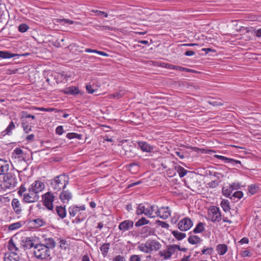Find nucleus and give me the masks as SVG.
<instances>
[{
  "instance_id": "20e7f679",
  "label": "nucleus",
  "mask_w": 261,
  "mask_h": 261,
  "mask_svg": "<svg viewBox=\"0 0 261 261\" xmlns=\"http://www.w3.org/2000/svg\"><path fill=\"white\" fill-rule=\"evenodd\" d=\"M33 252L35 257L41 260L49 258L50 255V250L41 243L35 245Z\"/></svg>"
},
{
  "instance_id": "7c9ffc66",
  "label": "nucleus",
  "mask_w": 261,
  "mask_h": 261,
  "mask_svg": "<svg viewBox=\"0 0 261 261\" xmlns=\"http://www.w3.org/2000/svg\"><path fill=\"white\" fill-rule=\"evenodd\" d=\"M17 56L16 54L9 51H0V57L3 59H10Z\"/></svg>"
},
{
  "instance_id": "0eeeda50",
  "label": "nucleus",
  "mask_w": 261,
  "mask_h": 261,
  "mask_svg": "<svg viewBox=\"0 0 261 261\" xmlns=\"http://www.w3.org/2000/svg\"><path fill=\"white\" fill-rule=\"evenodd\" d=\"M54 198V194L50 192L46 193L42 196L43 204L49 210H51L53 208Z\"/></svg>"
},
{
  "instance_id": "c756f323",
  "label": "nucleus",
  "mask_w": 261,
  "mask_h": 261,
  "mask_svg": "<svg viewBox=\"0 0 261 261\" xmlns=\"http://www.w3.org/2000/svg\"><path fill=\"white\" fill-rule=\"evenodd\" d=\"M14 128H15L14 123L12 121L10 122L9 125L6 128V129L2 132L3 136H5L6 135H10L12 134V133H11L12 130Z\"/></svg>"
},
{
  "instance_id": "9d476101",
  "label": "nucleus",
  "mask_w": 261,
  "mask_h": 261,
  "mask_svg": "<svg viewBox=\"0 0 261 261\" xmlns=\"http://www.w3.org/2000/svg\"><path fill=\"white\" fill-rule=\"evenodd\" d=\"M122 150H120L121 153L127 156L128 157H132L134 155V152L132 151V149L134 148L129 145L126 141H125L122 143Z\"/></svg>"
},
{
  "instance_id": "2eb2a0df",
  "label": "nucleus",
  "mask_w": 261,
  "mask_h": 261,
  "mask_svg": "<svg viewBox=\"0 0 261 261\" xmlns=\"http://www.w3.org/2000/svg\"><path fill=\"white\" fill-rule=\"evenodd\" d=\"M214 158H216L218 159L217 161H220L222 162H224L225 163H229L231 162H233L234 163H241V162L237 160H234L233 159L228 158L227 157H225L224 156L221 155H218L215 154L213 155Z\"/></svg>"
},
{
  "instance_id": "052dcab7",
  "label": "nucleus",
  "mask_w": 261,
  "mask_h": 261,
  "mask_svg": "<svg viewBox=\"0 0 261 261\" xmlns=\"http://www.w3.org/2000/svg\"><path fill=\"white\" fill-rule=\"evenodd\" d=\"M175 154L178 156L180 159H182L184 158V153L181 151H177L175 152Z\"/></svg>"
},
{
  "instance_id": "774afa93",
  "label": "nucleus",
  "mask_w": 261,
  "mask_h": 261,
  "mask_svg": "<svg viewBox=\"0 0 261 261\" xmlns=\"http://www.w3.org/2000/svg\"><path fill=\"white\" fill-rule=\"evenodd\" d=\"M254 34L256 37H261V29H258L256 30H255Z\"/></svg>"
},
{
  "instance_id": "5701e85b",
  "label": "nucleus",
  "mask_w": 261,
  "mask_h": 261,
  "mask_svg": "<svg viewBox=\"0 0 261 261\" xmlns=\"http://www.w3.org/2000/svg\"><path fill=\"white\" fill-rule=\"evenodd\" d=\"M64 93L70 95H76L79 93V90L77 88L74 86H71L66 88L64 91Z\"/></svg>"
},
{
  "instance_id": "4be33fe9",
  "label": "nucleus",
  "mask_w": 261,
  "mask_h": 261,
  "mask_svg": "<svg viewBox=\"0 0 261 261\" xmlns=\"http://www.w3.org/2000/svg\"><path fill=\"white\" fill-rule=\"evenodd\" d=\"M11 204L13 210L16 212V213L17 214H20V213L21 212V208L20 207V203L19 201L16 198H14L12 201Z\"/></svg>"
},
{
  "instance_id": "4d7b16f0",
  "label": "nucleus",
  "mask_w": 261,
  "mask_h": 261,
  "mask_svg": "<svg viewBox=\"0 0 261 261\" xmlns=\"http://www.w3.org/2000/svg\"><path fill=\"white\" fill-rule=\"evenodd\" d=\"M64 21L65 23L71 24L73 23V21L71 20L68 19H60L57 20V22H62Z\"/></svg>"
},
{
  "instance_id": "4c0bfd02",
  "label": "nucleus",
  "mask_w": 261,
  "mask_h": 261,
  "mask_svg": "<svg viewBox=\"0 0 261 261\" xmlns=\"http://www.w3.org/2000/svg\"><path fill=\"white\" fill-rule=\"evenodd\" d=\"M149 223V221L146 220L145 218H142L137 221L135 223L136 227H139L145 224H147Z\"/></svg>"
},
{
  "instance_id": "393cba45",
  "label": "nucleus",
  "mask_w": 261,
  "mask_h": 261,
  "mask_svg": "<svg viewBox=\"0 0 261 261\" xmlns=\"http://www.w3.org/2000/svg\"><path fill=\"white\" fill-rule=\"evenodd\" d=\"M167 67H168V68L170 69L179 70L180 71H186V72H195L194 70H192L191 69L186 68L177 66H175V65H173L172 64L168 65Z\"/></svg>"
},
{
  "instance_id": "680f3d73",
  "label": "nucleus",
  "mask_w": 261,
  "mask_h": 261,
  "mask_svg": "<svg viewBox=\"0 0 261 261\" xmlns=\"http://www.w3.org/2000/svg\"><path fill=\"white\" fill-rule=\"evenodd\" d=\"M14 153L16 155H19L22 153V150L19 148H16L14 150Z\"/></svg>"
},
{
  "instance_id": "aec40b11",
  "label": "nucleus",
  "mask_w": 261,
  "mask_h": 261,
  "mask_svg": "<svg viewBox=\"0 0 261 261\" xmlns=\"http://www.w3.org/2000/svg\"><path fill=\"white\" fill-rule=\"evenodd\" d=\"M138 147L143 151L145 152H151L153 150V146H151L145 142H139Z\"/></svg>"
},
{
  "instance_id": "c03bdc74",
  "label": "nucleus",
  "mask_w": 261,
  "mask_h": 261,
  "mask_svg": "<svg viewBox=\"0 0 261 261\" xmlns=\"http://www.w3.org/2000/svg\"><path fill=\"white\" fill-rule=\"evenodd\" d=\"M22 126L23 127V130L25 133H29L30 131H31V126H30L27 122H22Z\"/></svg>"
},
{
  "instance_id": "c85d7f7f",
  "label": "nucleus",
  "mask_w": 261,
  "mask_h": 261,
  "mask_svg": "<svg viewBox=\"0 0 261 261\" xmlns=\"http://www.w3.org/2000/svg\"><path fill=\"white\" fill-rule=\"evenodd\" d=\"M148 210L149 211L151 216H148L150 218H154L156 216L157 211L159 210V208L156 205H151L148 207Z\"/></svg>"
},
{
  "instance_id": "4468645a",
  "label": "nucleus",
  "mask_w": 261,
  "mask_h": 261,
  "mask_svg": "<svg viewBox=\"0 0 261 261\" xmlns=\"http://www.w3.org/2000/svg\"><path fill=\"white\" fill-rule=\"evenodd\" d=\"M133 221L130 220H125L120 223L118 227L120 230L125 231L133 228Z\"/></svg>"
},
{
  "instance_id": "dca6fc26",
  "label": "nucleus",
  "mask_w": 261,
  "mask_h": 261,
  "mask_svg": "<svg viewBox=\"0 0 261 261\" xmlns=\"http://www.w3.org/2000/svg\"><path fill=\"white\" fill-rule=\"evenodd\" d=\"M212 216L211 220L212 221L219 222L221 218V214L218 208L214 207L211 210Z\"/></svg>"
},
{
  "instance_id": "58836bf2",
  "label": "nucleus",
  "mask_w": 261,
  "mask_h": 261,
  "mask_svg": "<svg viewBox=\"0 0 261 261\" xmlns=\"http://www.w3.org/2000/svg\"><path fill=\"white\" fill-rule=\"evenodd\" d=\"M27 187L25 186L24 184H22L20 187L19 188V190L18 191V194L20 196L23 197L24 194H25L27 192Z\"/></svg>"
},
{
  "instance_id": "6e6552de",
  "label": "nucleus",
  "mask_w": 261,
  "mask_h": 261,
  "mask_svg": "<svg viewBox=\"0 0 261 261\" xmlns=\"http://www.w3.org/2000/svg\"><path fill=\"white\" fill-rule=\"evenodd\" d=\"M177 226L180 230L187 231L193 226V222L190 218H185L179 221Z\"/></svg>"
},
{
  "instance_id": "412c9836",
  "label": "nucleus",
  "mask_w": 261,
  "mask_h": 261,
  "mask_svg": "<svg viewBox=\"0 0 261 261\" xmlns=\"http://www.w3.org/2000/svg\"><path fill=\"white\" fill-rule=\"evenodd\" d=\"M188 148H190L192 150L198 152L200 151L202 153L208 154L211 155H213L214 153H216V151L214 150L211 149H206L204 148H199L195 147H188Z\"/></svg>"
},
{
  "instance_id": "a878e982",
  "label": "nucleus",
  "mask_w": 261,
  "mask_h": 261,
  "mask_svg": "<svg viewBox=\"0 0 261 261\" xmlns=\"http://www.w3.org/2000/svg\"><path fill=\"white\" fill-rule=\"evenodd\" d=\"M216 250L219 255H224L227 251V246L226 245L219 244L217 246Z\"/></svg>"
},
{
  "instance_id": "e433bc0d",
  "label": "nucleus",
  "mask_w": 261,
  "mask_h": 261,
  "mask_svg": "<svg viewBox=\"0 0 261 261\" xmlns=\"http://www.w3.org/2000/svg\"><path fill=\"white\" fill-rule=\"evenodd\" d=\"M9 168V164H0V175L5 174Z\"/></svg>"
},
{
  "instance_id": "f704fd0d",
  "label": "nucleus",
  "mask_w": 261,
  "mask_h": 261,
  "mask_svg": "<svg viewBox=\"0 0 261 261\" xmlns=\"http://www.w3.org/2000/svg\"><path fill=\"white\" fill-rule=\"evenodd\" d=\"M8 248L11 252H15L18 250V248L16 246L14 242L12 239L9 240Z\"/></svg>"
},
{
  "instance_id": "0e129e2a",
  "label": "nucleus",
  "mask_w": 261,
  "mask_h": 261,
  "mask_svg": "<svg viewBox=\"0 0 261 261\" xmlns=\"http://www.w3.org/2000/svg\"><path fill=\"white\" fill-rule=\"evenodd\" d=\"M195 53L192 50H188L185 53V55L187 56H192L194 55Z\"/></svg>"
},
{
  "instance_id": "bb28decb",
  "label": "nucleus",
  "mask_w": 261,
  "mask_h": 261,
  "mask_svg": "<svg viewBox=\"0 0 261 261\" xmlns=\"http://www.w3.org/2000/svg\"><path fill=\"white\" fill-rule=\"evenodd\" d=\"M56 211L58 215L61 218H64L66 216L65 208L61 206H58L56 207Z\"/></svg>"
},
{
  "instance_id": "338daca9",
  "label": "nucleus",
  "mask_w": 261,
  "mask_h": 261,
  "mask_svg": "<svg viewBox=\"0 0 261 261\" xmlns=\"http://www.w3.org/2000/svg\"><path fill=\"white\" fill-rule=\"evenodd\" d=\"M239 186L238 184H232V185H230V186H229V188L231 190L238 189H239Z\"/></svg>"
},
{
  "instance_id": "f3484780",
  "label": "nucleus",
  "mask_w": 261,
  "mask_h": 261,
  "mask_svg": "<svg viewBox=\"0 0 261 261\" xmlns=\"http://www.w3.org/2000/svg\"><path fill=\"white\" fill-rule=\"evenodd\" d=\"M136 214L138 215H142L144 214L146 216H151L149 211L148 210V207H145L142 204H139L137 207Z\"/></svg>"
},
{
  "instance_id": "39448f33",
  "label": "nucleus",
  "mask_w": 261,
  "mask_h": 261,
  "mask_svg": "<svg viewBox=\"0 0 261 261\" xmlns=\"http://www.w3.org/2000/svg\"><path fill=\"white\" fill-rule=\"evenodd\" d=\"M179 247L175 244L167 245L165 249L159 250V255L164 260H168L171 258L173 254L177 253V250Z\"/></svg>"
},
{
  "instance_id": "b1692460",
  "label": "nucleus",
  "mask_w": 261,
  "mask_h": 261,
  "mask_svg": "<svg viewBox=\"0 0 261 261\" xmlns=\"http://www.w3.org/2000/svg\"><path fill=\"white\" fill-rule=\"evenodd\" d=\"M188 241L191 244L195 245L200 243L202 240L197 236L191 235L189 237Z\"/></svg>"
},
{
  "instance_id": "7ed1b4c3",
  "label": "nucleus",
  "mask_w": 261,
  "mask_h": 261,
  "mask_svg": "<svg viewBox=\"0 0 261 261\" xmlns=\"http://www.w3.org/2000/svg\"><path fill=\"white\" fill-rule=\"evenodd\" d=\"M69 178L65 174H61L56 176L51 181V186L53 189L57 191H59L62 189H64L68 184Z\"/></svg>"
},
{
  "instance_id": "37998d69",
  "label": "nucleus",
  "mask_w": 261,
  "mask_h": 261,
  "mask_svg": "<svg viewBox=\"0 0 261 261\" xmlns=\"http://www.w3.org/2000/svg\"><path fill=\"white\" fill-rule=\"evenodd\" d=\"M29 28V27L27 24L25 23H22L19 25L18 30L19 32L21 33H24L28 31Z\"/></svg>"
},
{
  "instance_id": "09e8293b",
  "label": "nucleus",
  "mask_w": 261,
  "mask_h": 261,
  "mask_svg": "<svg viewBox=\"0 0 261 261\" xmlns=\"http://www.w3.org/2000/svg\"><path fill=\"white\" fill-rule=\"evenodd\" d=\"M92 12L96 13L97 16H103L104 17H107L108 16V14L103 11H101L99 10H92Z\"/></svg>"
},
{
  "instance_id": "f03ea898",
  "label": "nucleus",
  "mask_w": 261,
  "mask_h": 261,
  "mask_svg": "<svg viewBox=\"0 0 261 261\" xmlns=\"http://www.w3.org/2000/svg\"><path fill=\"white\" fill-rule=\"evenodd\" d=\"M17 184L16 177L11 174L4 175L2 180H0V188L4 191L12 190Z\"/></svg>"
},
{
  "instance_id": "3c124183",
  "label": "nucleus",
  "mask_w": 261,
  "mask_h": 261,
  "mask_svg": "<svg viewBox=\"0 0 261 261\" xmlns=\"http://www.w3.org/2000/svg\"><path fill=\"white\" fill-rule=\"evenodd\" d=\"M129 261H141V258L138 255H132L130 256Z\"/></svg>"
},
{
  "instance_id": "ddd939ff",
  "label": "nucleus",
  "mask_w": 261,
  "mask_h": 261,
  "mask_svg": "<svg viewBox=\"0 0 261 261\" xmlns=\"http://www.w3.org/2000/svg\"><path fill=\"white\" fill-rule=\"evenodd\" d=\"M86 207L85 205H81L80 206H77L75 205H72L68 208V211L71 217H75L76 215L80 211H85Z\"/></svg>"
},
{
  "instance_id": "c9c22d12",
  "label": "nucleus",
  "mask_w": 261,
  "mask_h": 261,
  "mask_svg": "<svg viewBox=\"0 0 261 261\" xmlns=\"http://www.w3.org/2000/svg\"><path fill=\"white\" fill-rule=\"evenodd\" d=\"M35 245H34V243L31 240L30 238H27L25 239V241L24 242L23 246L27 248H31L32 247L34 248V246Z\"/></svg>"
},
{
  "instance_id": "ea45409f",
  "label": "nucleus",
  "mask_w": 261,
  "mask_h": 261,
  "mask_svg": "<svg viewBox=\"0 0 261 261\" xmlns=\"http://www.w3.org/2000/svg\"><path fill=\"white\" fill-rule=\"evenodd\" d=\"M67 138L69 139H72L73 138H76L78 139H81L82 135L74 133H68L66 135Z\"/></svg>"
},
{
  "instance_id": "cd10ccee",
  "label": "nucleus",
  "mask_w": 261,
  "mask_h": 261,
  "mask_svg": "<svg viewBox=\"0 0 261 261\" xmlns=\"http://www.w3.org/2000/svg\"><path fill=\"white\" fill-rule=\"evenodd\" d=\"M248 192L251 195H254L259 190V187L257 184H252L248 187Z\"/></svg>"
},
{
  "instance_id": "6ab92c4d",
  "label": "nucleus",
  "mask_w": 261,
  "mask_h": 261,
  "mask_svg": "<svg viewBox=\"0 0 261 261\" xmlns=\"http://www.w3.org/2000/svg\"><path fill=\"white\" fill-rule=\"evenodd\" d=\"M4 261H19V256L16 252H11L5 254Z\"/></svg>"
},
{
  "instance_id": "a211bd4d",
  "label": "nucleus",
  "mask_w": 261,
  "mask_h": 261,
  "mask_svg": "<svg viewBox=\"0 0 261 261\" xmlns=\"http://www.w3.org/2000/svg\"><path fill=\"white\" fill-rule=\"evenodd\" d=\"M71 198L72 194L68 191H64L60 195V198L63 203L68 202Z\"/></svg>"
},
{
  "instance_id": "a19ab883",
  "label": "nucleus",
  "mask_w": 261,
  "mask_h": 261,
  "mask_svg": "<svg viewBox=\"0 0 261 261\" xmlns=\"http://www.w3.org/2000/svg\"><path fill=\"white\" fill-rule=\"evenodd\" d=\"M221 205L225 212H227L229 210V202L227 200H223L221 202Z\"/></svg>"
},
{
  "instance_id": "423d86ee",
  "label": "nucleus",
  "mask_w": 261,
  "mask_h": 261,
  "mask_svg": "<svg viewBox=\"0 0 261 261\" xmlns=\"http://www.w3.org/2000/svg\"><path fill=\"white\" fill-rule=\"evenodd\" d=\"M39 199V194L35 192L31 191V190L28 188V191L24 194L23 201L25 203H34L38 201Z\"/></svg>"
},
{
  "instance_id": "9b49d317",
  "label": "nucleus",
  "mask_w": 261,
  "mask_h": 261,
  "mask_svg": "<svg viewBox=\"0 0 261 261\" xmlns=\"http://www.w3.org/2000/svg\"><path fill=\"white\" fill-rule=\"evenodd\" d=\"M170 216V212L168 207H162L159 208L156 216H159L163 219H166Z\"/></svg>"
},
{
  "instance_id": "79ce46f5",
  "label": "nucleus",
  "mask_w": 261,
  "mask_h": 261,
  "mask_svg": "<svg viewBox=\"0 0 261 261\" xmlns=\"http://www.w3.org/2000/svg\"><path fill=\"white\" fill-rule=\"evenodd\" d=\"M21 226V224L20 222L14 223L9 225V229L13 230L19 228Z\"/></svg>"
},
{
  "instance_id": "603ef678",
  "label": "nucleus",
  "mask_w": 261,
  "mask_h": 261,
  "mask_svg": "<svg viewBox=\"0 0 261 261\" xmlns=\"http://www.w3.org/2000/svg\"><path fill=\"white\" fill-rule=\"evenodd\" d=\"M156 223L161 226L162 228H168L169 226V224L165 222H162L160 220L156 221Z\"/></svg>"
},
{
  "instance_id": "f8f14e48",
  "label": "nucleus",
  "mask_w": 261,
  "mask_h": 261,
  "mask_svg": "<svg viewBox=\"0 0 261 261\" xmlns=\"http://www.w3.org/2000/svg\"><path fill=\"white\" fill-rule=\"evenodd\" d=\"M41 243L43 244L44 246L47 247L50 250L54 249L56 245L55 240L51 237H44L42 243Z\"/></svg>"
},
{
  "instance_id": "13d9d810",
  "label": "nucleus",
  "mask_w": 261,
  "mask_h": 261,
  "mask_svg": "<svg viewBox=\"0 0 261 261\" xmlns=\"http://www.w3.org/2000/svg\"><path fill=\"white\" fill-rule=\"evenodd\" d=\"M123 94H124L123 93L120 92L116 93H114V94L111 95V97L119 98L121 97Z\"/></svg>"
},
{
  "instance_id": "8fccbe9b",
  "label": "nucleus",
  "mask_w": 261,
  "mask_h": 261,
  "mask_svg": "<svg viewBox=\"0 0 261 261\" xmlns=\"http://www.w3.org/2000/svg\"><path fill=\"white\" fill-rule=\"evenodd\" d=\"M213 251V249L212 247L203 249L202 250V253L203 254H211Z\"/></svg>"
},
{
  "instance_id": "473e14b6",
  "label": "nucleus",
  "mask_w": 261,
  "mask_h": 261,
  "mask_svg": "<svg viewBox=\"0 0 261 261\" xmlns=\"http://www.w3.org/2000/svg\"><path fill=\"white\" fill-rule=\"evenodd\" d=\"M110 248V243L103 244L100 247V249L102 252V254L104 257H106L107 255L108 251Z\"/></svg>"
},
{
  "instance_id": "72a5a7b5",
  "label": "nucleus",
  "mask_w": 261,
  "mask_h": 261,
  "mask_svg": "<svg viewBox=\"0 0 261 261\" xmlns=\"http://www.w3.org/2000/svg\"><path fill=\"white\" fill-rule=\"evenodd\" d=\"M204 224L202 222L199 223L193 229V232L195 233H200L204 230Z\"/></svg>"
},
{
  "instance_id": "e2e57ef3",
  "label": "nucleus",
  "mask_w": 261,
  "mask_h": 261,
  "mask_svg": "<svg viewBox=\"0 0 261 261\" xmlns=\"http://www.w3.org/2000/svg\"><path fill=\"white\" fill-rule=\"evenodd\" d=\"M249 242V240L248 238L244 237L242 238L239 242L241 244H248Z\"/></svg>"
},
{
  "instance_id": "de8ad7c7",
  "label": "nucleus",
  "mask_w": 261,
  "mask_h": 261,
  "mask_svg": "<svg viewBox=\"0 0 261 261\" xmlns=\"http://www.w3.org/2000/svg\"><path fill=\"white\" fill-rule=\"evenodd\" d=\"M219 185V181L218 180L212 181L207 184L208 186L211 188H216Z\"/></svg>"
},
{
  "instance_id": "864d4df0",
  "label": "nucleus",
  "mask_w": 261,
  "mask_h": 261,
  "mask_svg": "<svg viewBox=\"0 0 261 261\" xmlns=\"http://www.w3.org/2000/svg\"><path fill=\"white\" fill-rule=\"evenodd\" d=\"M113 261H126V260L124 256L118 255L114 257Z\"/></svg>"
},
{
  "instance_id": "1a4fd4ad",
  "label": "nucleus",
  "mask_w": 261,
  "mask_h": 261,
  "mask_svg": "<svg viewBox=\"0 0 261 261\" xmlns=\"http://www.w3.org/2000/svg\"><path fill=\"white\" fill-rule=\"evenodd\" d=\"M29 188L31 190V191L39 194L40 192L44 190L45 185L41 181L36 180L29 186Z\"/></svg>"
},
{
  "instance_id": "69168bd1",
  "label": "nucleus",
  "mask_w": 261,
  "mask_h": 261,
  "mask_svg": "<svg viewBox=\"0 0 261 261\" xmlns=\"http://www.w3.org/2000/svg\"><path fill=\"white\" fill-rule=\"evenodd\" d=\"M210 104L213 105V106H218L219 105H221L222 104L220 103V102L217 101H209Z\"/></svg>"
},
{
  "instance_id": "5fc2aeb1",
  "label": "nucleus",
  "mask_w": 261,
  "mask_h": 261,
  "mask_svg": "<svg viewBox=\"0 0 261 261\" xmlns=\"http://www.w3.org/2000/svg\"><path fill=\"white\" fill-rule=\"evenodd\" d=\"M243 192L241 191H236L233 194V196H234V197L238 198L239 199L243 197Z\"/></svg>"
},
{
  "instance_id": "2f4dec72",
  "label": "nucleus",
  "mask_w": 261,
  "mask_h": 261,
  "mask_svg": "<svg viewBox=\"0 0 261 261\" xmlns=\"http://www.w3.org/2000/svg\"><path fill=\"white\" fill-rule=\"evenodd\" d=\"M172 233L177 240H181L186 237V233L179 232L177 230L173 231Z\"/></svg>"
},
{
  "instance_id": "49530a36",
  "label": "nucleus",
  "mask_w": 261,
  "mask_h": 261,
  "mask_svg": "<svg viewBox=\"0 0 261 261\" xmlns=\"http://www.w3.org/2000/svg\"><path fill=\"white\" fill-rule=\"evenodd\" d=\"M33 222L35 223V225L36 227H41L44 225V221L41 219H36L33 220Z\"/></svg>"
},
{
  "instance_id": "6e6d98bb",
  "label": "nucleus",
  "mask_w": 261,
  "mask_h": 261,
  "mask_svg": "<svg viewBox=\"0 0 261 261\" xmlns=\"http://www.w3.org/2000/svg\"><path fill=\"white\" fill-rule=\"evenodd\" d=\"M56 132L57 134L61 135L64 133L62 126H58L56 129Z\"/></svg>"
},
{
  "instance_id": "a18cd8bd",
  "label": "nucleus",
  "mask_w": 261,
  "mask_h": 261,
  "mask_svg": "<svg viewBox=\"0 0 261 261\" xmlns=\"http://www.w3.org/2000/svg\"><path fill=\"white\" fill-rule=\"evenodd\" d=\"M177 172L178 173L179 176L180 177H184L187 172L186 170H185L184 168L180 166H179L178 168Z\"/></svg>"
},
{
  "instance_id": "bf43d9fd",
  "label": "nucleus",
  "mask_w": 261,
  "mask_h": 261,
  "mask_svg": "<svg viewBox=\"0 0 261 261\" xmlns=\"http://www.w3.org/2000/svg\"><path fill=\"white\" fill-rule=\"evenodd\" d=\"M86 88L88 92L90 94H93L95 91V90L92 88L91 85H87L86 86Z\"/></svg>"
},
{
  "instance_id": "f257e3e1",
  "label": "nucleus",
  "mask_w": 261,
  "mask_h": 261,
  "mask_svg": "<svg viewBox=\"0 0 261 261\" xmlns=\"http://www.w3.org/2000/svg\"><path fill=\"white\" fill-rule=\"evenodd\" d=\"M161 243L155 239H148L145 243L140 244L138 248L145 253L159 251L162 248Z\"/></svg>"
}]
</instances>
